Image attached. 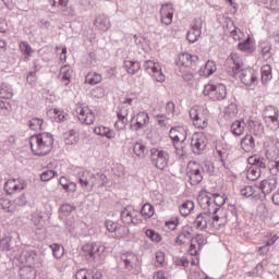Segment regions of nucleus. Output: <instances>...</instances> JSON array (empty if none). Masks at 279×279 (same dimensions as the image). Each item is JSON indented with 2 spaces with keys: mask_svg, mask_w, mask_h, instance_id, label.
Returning <instances> with one entry per match:
<instances>
[{
  "mask_svg": "<svg viewBox=\"0 0 279 279\" xmlns=\"http://www.w3.org/2000/svg\"><path fill=\"white\" fill-rule=\"evenodd\" d=\"M29 146L34 156H47L53 149V134L49 132L35 134L29 138Z\"/></svg>",
  "mask_w": 279,
  "mask_h": 279,
  "instance_id": "1",
  "label": "nucleus"
},
{
  "mask_svg": "<svg viewBox=\"0 0 279 279\" xmlns=\"http://www.w3.org/2000/svg\"><path fill=\"white\" fill-rule=\"evenodd\" d=\"M228 199L226 194H201L198 196V204L202 208V210H210L214 215H217L219 210H221V206L226 204V201Z\"/></svg>",
  "mask_w": 279,
  "mask_h": 279,
  "instance_id": "2",
  "label": "nucleus"
},
{
  "mask_svg": "<svg viewBox=\"0 0 279 279\" xmlns=\"http://www.w3.org/2000/svg\"><path fill=\"white\" fill-rule=\"evenodd\" d=\"M203 95L211 101H223L228 97V88L223 84H207L204 87Z\"/></svg>",
  "mask_w": 279,
  "mask_h": 279,
  "instance_id": "3",
  "label": "nucleus"
},
{
  "mask_svg": "<svg viewBox=\"0 0 279 279\" xmlns=\"http://www.w3.org/2000/svg\"><path fill=\"white\" fill-rule=\"evenodd\" d=\"M169 153L161 148H151L150 149V162L156 169L165 171L169 167Z\"/></svg>",
  "mask_w": 279,
  "mask_h": 279,
  "instance_id": "4",
  "label": "nucleus"
},
{
  "mask_svg": "<svg viewBox=\"0 0 279 279\" xmlns=\"http://www.w3.org/2000/svg\"><path fill=\"white\" fill-rule=\"evenodd\" d=\"M186 175L191 186H197V184H202L204 180V167L197 161H190L186 168Z\"/></svg>",
  "mask_w": 279,
  "mask_h": 279,
  "instance_id": "5",
  "label": "nucleus"
},
{
  "mask_svg": "<svg viewBox=\"0 0 279 279\" xmlns=\"http://www.w3.org/2000/svg\"><path fill=\"white\" fill-rule=\"evenodd\" d=\"M169 136L173 142V147L175 151H182L184 154V142L186 141V128L184 126H173L169 132Z\"/></svg>",
  "mask_w": 279,
  "mask_h": 279,
  "instance_id": "6",
  "label": "nucleus"
},
{
  "mask_svg": "<svg viewBox=\"0 0 279 279\" xmlns=\"http://www.w3.org/2000/svg\"><path fill=\"white\" fill-rule=\"evenodd\" d=\"M204 211L198 214L193 222V226L196 230H199L201 232H204L206 228H208V223L210 221H219L220 217L219 215H214L210 210L208 209H203Z\"/></svg>",
  "mask_w": 279,
  "mask_h": 279,
  "instance_id": "7",
  "label": "nucleus"
},
{
  "mask_svg": "<svg viewBox=\"0 0 279 279\" xmlns=\"http://www.w3.org/2000/svg\"><path fill=\"white\" fill-rule=\"evenodd\" d=\"M137 211L131 205L123 208L120 214V219L124 226H138L141 219L136 216Z\"/></svg>",
  "mask_w": 279,
  "mask_h": 279,
  "instance_id": "8",
  "label": "nucleus"
},
{
  "mask_svg": "<svg viewBox=\"0 0 279 279\" xmlns=\"http://www.w3.org/2000/svg\"><path fill=\"white\" fill-rule=\"evenodd\" d=\"M242 84L252 88V86H257L258 84V71L254 69L240 70L239 75Z\"/></svg>",
  "mask_w": 279,
  "mask_h": 279,
  "instance_id": "9",
  "label": "nucleus"
},
{
  "mask_svg": "<svg viewBox=\"0 0 279 279\" xmlns=\"http://www.w3.org/2000/svg\"><path fill=\"white\" fill-rule=\"evenodd\" d=\"M206 145H208V140L204 133H194L192 135L191 147L195 156H199L206 149Z\"/></svg>",
  "mask_w": 279,
  "mask_h": 279,
  "instance_id": "10",
  "label": "nucleus"
},
{
  "mask_svg": "<svg viewBox=\"0 0 279 279\" xmlns=\"http://www.w3.org/2000/svg\"><path fill=\"white\" fill-rule=\"evenodd\" d=\"M190 118L193 121V125H195L198 130H206V128H208V119L204 117L202 110L195 107L191 108Z\"/></svg>",
  "mask_w": 279,
  "mask_h": 279,
  "instance_id": "11",
  "label": "nucleus"
},
{
  "mask_svg": "<svg viewBox=\"0 0 279 279\" xmlns=\"http://www.w3.org/2000/svg\"><path fill=\"white\" fill-rule=\"evenodd\" d=\"M27 187V183L23 179H10L4 183V191L8 195L19 193Z\"/></svg>",
  "mask_w": 279,
  "mask_h": 279,
  "instance_id": "12",
  "label": "nucleus"
},
{
  "mask_svg": "<svg viewBox=\"0 0 279 279\" xmlns=\"http://www.w3.org/2000/svg\"><path fill=\"white\" fill-rule=\"evenodd\" d=\"M259 189L264 195H271L278 189V179L272 175L260 181Z\"/></svg>",
  "mask_w": 279,
  "mask_h": 279,
  "instance_id": "13",
  "label": "nucleus"
},
{
  "mask_svg": "<svg viewBox=\"0 0 279 279\" xmlns=\"http://www.w3.org/2000/svg\"><path fill=\"white\" fill-rule=\"evenodd\" d=\"M269 108L270 110H274V114H269L266 112L264 114V121L266 123V128H268L272 132H276L279 129L278 109L271 106Z\"/></svg>",
  "mask_w": 279,
  "mask_h": 279,
  "instance_id": "14",
  "label": "nucleus"
},
{
  "mask_svg": "<svg viewBox=\"0 0 279 279\" xmlns=\"http://www.w3.org/2000/svg\"><path fill=\"white\" fill-rule=\"evenodd\" d=\"M193 239V227L183 226L178 236L174 240L177 245H184L186 241H191Z\"/></svg>",
  "mask_w": 279,
  "mask_h": 279,
  "instance_id": "15",
  "label": "nucleus"
},
{
  "mask_svg": "<svg viewBox=\"0 0 279 279\" xmlns=\"http://www.w3.org/2000/svg\"><path fill=\"white\" fill-rule=\"evenodd\" d=\"M227 64H233L231 66L233 77L239 75V73H241L243 70V59H241V57H239L236 53H231L227 59Z\"/></svg>",
  "mask_w": 279,
  "mask_h": 279,
  "instance_id": "16",
  "label": "nucleus"
},
{
  "mask_svg": "<svg viewBox=\"0 0 279 279\" xmlns=\"http://www.w3.org/2000/svg\"><path fill=\"white\" fill-rule=\"evenodd\" d=\"M160 19L163 25H171L173 23V5L169 3L162 4L160 9Z\"/></svg>",
  "mask_w": 279,
  "mask_h": 279,
  "instance_id": "17",
  "label": "nucleus"
},
{
  "mask_svg": "<svg viewBox=\"0 0 279 279\" xmlns=\"http://www.w3.org/2000/svg\"><path fill=\"white\" fill-rule=\"evenodd\" d=\"M93 173H90V171L87 170H82L77 173V180H78V184L81 186V189H83V191H87L88 193H90V178H93Z\"/></svg>",
  "mask_w": 279,
  "mask_h": 279,
  "instance_id": "18",
  "label": "nucleus"
},
{
  "mask_svg": "<svg viewBox=\"0 0 279 279\" xmlns=\"http://www.w3.org/2000/svg\"><path fill=\"white\" fill-rule=\"evenodd\" d=\"M147 125H149V113L146 111H140L136 114V122L135 124H131V129L133 128L135 132H138V130L147 128Z\"/></svg>",
  "mask_w": 279,
  "mask_h": 279,
  "instance_id": "19",
  "label": "nucleus"
},
{
  "mask_svg": "<svg viewBox=\"0 0 279 279\" xmlns=\"http://www.w3.org/2000/svg\"><path fill=\"white\" fill-rule=\"evenodd\" d=\"M37 259H38V253L32 250H24L21 252L19 256L20 263L26 264V265H34Z\"/></svg>",
  "mask_w": 279,
  "mask_h": 279,
  "instance_id": "20",
  "label": "nucleus"
},
{
  "mask_svg": "<svg viewBox=\"0 0 279 279\" xmlns=\"http://www.w3.org/2000/svg\"><path fill=\"white\" fill-rule=\"evenodd\" d=\"M240 145L246 154H254V151H256V141L254 140V136L250 134L241 140Z\"/></svg>",
  "mask_w": 279,
  "mask_h": 279,
  "instance_id": "21",
  "label": "nucleus"
},
{
  "mask_svg": "<svg viewBox=\"0 0 279 279\" xmlns=\"http://www.w3.org/2000/svg\"><path fill=\"white\" fill-rule=\"evenodd\" d=\"M78 121L85 125H93L95 123V113L88 107L81 108L78 111Z\"/></svg>",
  "mask_w": 279,
  "mask_h": 279,
  "instance_id": "22",
  "label": "nucleus"
},
{
  "mask_svg": "<svg viewBox=\"0 0 279 279\" xmlns=\"http://www.w3.org/2000/svg\"><path fill=\"white\" fill-rule=\"evenodd\" d=\"M217 71V64L213 60H208L204 66H201L198 70V75L201 77H210L213 73Z\"/></svg>",
  "mask_w": 279,
  "mask_h": 279,
  "instance_id": "23",
  "label": "nucleus"
},
{
  "mask_svg": "<svg viewBox=\"0 0 279 279\" xmlns=\"http://www.w3.org/2000/svg\"><path fill=\"white\" fill-rule=\"evenodd\" d=\"M248 165L251 167H255L256 169H259V171H263V169H267V159L259 155H254L247 158Z\"/></svg>",
  "mask_w": 279,
  "mask_h": 279,
  "instance_id": "24",
  "label": "nucleus"
},
{
  "mask_svg": "<svg viewBox=\"0 0 279 279\" xmlns=\"http://www.w3.org/2000/svg\"><path fill=\"white\" fill-rule=\"evenodd\" d=\"M121 260H123L125 269L132 271V269H134L138 263V256H136L134 253H125L121 256Z\"/></svg>",
  "mask_w": 279,
  "mask_h": 279,
  "instance_id": "25",
  "label": "nucleus"
},
{
  "mask_svg": "<svg viewBox=\"0 0 279 279\" xmlns=\"http://www.w3.org/2000/svg\"><path fill=\"white\" fill-rule=\"evenodd\" d=\"M94 133L97 134V136H104L105 138H108L109 141H112L117 136V132L114 130L108 128V126H96L94 129Z\"/></svg>",
  "mask_w": 279,
  "mask_h": 279,
  "instance_id": "26",
  "label": "nucleus"
},
{
  "mask_svg": "<svg viewBox=\"0 0 279 279\" xmlns=\"http://www.w3.org/2000/svg\"><path fill=\"white\" fill-rule=\"evenodd\" d=\"M0 247L1 250H4V252H10L16 247V240L12 236V234H8L0 239Z\"/></svg>",
  "mask_w": 279,
  "mask_h": 279,
  "instance_id": "27",
  "label": "nucleus"
},
{
  "mask_svg": "<svg viewBox=\"0 0 279 279\" xmlns=\"http://www.w3.org/2000/svg\"><path fill=\"white\" fill-rule=\"evenodd\" d=\"M92 178L94 181L90 182V191L95 189V186H98V189H104L108 182V177H106L104 173H96L92 174Z\"/></svg>",
  "mask_w": 279,
  "mask_h": 279,
  "instance_id": "28",
  "label": "nucleus"
},
{
  "mask_svg": "<svg viewBox=\"0 0 279 279\" xmlns=\"http://www.w3.org/2000/svg\"><path fill=\"white\" fill-rule=\"evenodd\" d=\"M247 128L251 134H254L255 136H262V134L265 132V126L263 123H260V121L248 120Z\"/></svg>",
  "mask_w": 279,
  "mask_h": 279,
  "instance_id": "29",
  "label": "nucleus"
},
{
  "mask_svg": "<svg viewBox=\"0 0 279 279\" xmlns=\"http://www.w3.org/2000/svg\"><path fill=\"white\" fill-rule=\"evenodd\" d=\"M94 25L97 29H100V32H108V29H110V19L106 15H98L94 21Z\"/></svg>",
  "mask_w": 279,
  "mask_h": 279,
  "instance_id": "30",
  "label": "nucleus"
},
{
  "mask_svg": "<svg viewBox=\"0 0 279 279\" xmlns=\"http://www.w3.org/2000/svg\"><path fill=\"white\" fill-rule=\"evenodd\" d=\"M60 77L63 86H69L71 84V77L73 75V70H71V65H63L60 69Z\"/></svg>",
  "mask_w": 279,
  "mask_h": 279,
  "instance_id": "31",
  "label": "nucleus"
},
{
  "mask_svg": "<svg viewBox=\"0 0 279 279\" xmlns=\"http://www.w3.org/2000/svg\"><path fill=\"white\" fill-rule=\"evenodd\" d=\"M258 49L260 51L263 60H271V43L260 41L258 45Z\"/></svg>",
  "mask_w": 279,
  "mask_h": 279,
  "instance_id": "32",
  "label": "nucleus"
},
{
  "mask_svg": "<svg viewBox=\"0 0 279 279\" xmlns=\"http://www.w3.org/2000/svg\"><path fill=\"white\" fill-rule=\"evenodd\" d=\"M260 73H262V84L265 86L267 84H269V82H271V80H274V74L271 73V65L269 64H265L262 66L260 69Z\"/></svg>",
  "mask_w": 279,
  "mask_h": 279,
  "instance_id": "33",
  "label": "nucleus"
},
{
  "mask_svg": "<svg viewBox=\"0 0 279 279\" xmlns=\"http://www.w3.org/2000/svg\"><path fill=\"white\" fill-rule=\"evenodd\" d=\"M124 69L129 73V75H136L138 71H141V62L125 60Z\"/></svg>",
  "mask_w": 279,
  "mask_h": 279,
  "instance_id": "34",
  "label": "nucleus"
},
{
  "mask_svg": "<svg viewBox=\"0 0 279 279\" xmlns=\"http://www.w3.org/2000/svg\"><path fill=\"white\" fill-rule=\"evenodd\" d=\"M245 120H236L231 124L230 131L234 136H241L245 132Z\"/></svg>",
  "mask_w": 279,
  "mask_h": 279,
  "instance_id": "35",
  "label": "nucleus"
},
{
  "mask_svg": "<svg viewBox=\"0 0 279 279\" xmlns=\"http://www.w3.org/2000/svg\"><path fill=\"white\" fill-rule=\"evenodd\" d=\"M104 77L101 74L97 72H89L85 76V83L89 84L90 86H97V84H101Z\"/></svg>",
  "mask_w": 279,
  "mask_h": 279,
  "instance_id": "36",
  "label": "nucleus"
},
{
  "mask_svg": "<svg viewBox=\"0 0 279 279\" xmlns=\"http://www.w3.org/2000/svg\"><path fill=\"white\" fill-rule=\"evenodd\" d=\"M12 97H14V90L12 89V85L3 83L0 86V99H12Z\"/></svg>",
  "mask_w": 279,
  "mask_h": 279,
  "instance_id": "37",
  "label": "nucleus"
},
{
  "mask_svg": "<svg viewBox=\"0 0 279 279\" xmlns=\"http://www.w3.org/2000/svg\"><path fill=\"white\" fill-rule=\"evenodd\" d=\"M147 146H145V144L141 143V142H136L135 144H133V153L135 154V156H137V158H146L147 157Z\"/></svg>",
  "mask_w": 279,
  "mask_h": 279,
  "instance_id": "38",
  "label": "nucleus"
},
{
  "mask_svg": "<svg viewBox=\"0 0 279 279\" xmlns=\"http://www.w3.org/2000/svg\"><path fill=\"white\" fill-rule=\"evenodd\" d=\"M238 49L243 51L244 53H254V48L252 47V37L247 36V38L238 44Z\"/></svg>",
  "mask_w": 279,
  "mask_h": 279,
  "instance_id": "39",
  "label": "nucleus"
},
{
  "mask_svg": "<svg viewBox=\"0 0 279 279\" xmlns=\"http://www.w3.org/2000/svg\"><path fill=\"white\" fill-rule=\"evenodd\" d=\"M65 145H75L77 143V131L71 129L63 135Z\"/></svg>",
  "mask_w": 279,
  "mask_h": 279,
  "instance_id": "40",
  "label": "nucleus"
},
{
  "mask_svg": "<svg viewBox=\"0 0 279 279\" xmlns=\"http://www.w3.org/2000/svg\"><path fill=\"white\" fill-rule=\"evenodd\" d=\"M20 50L24 56V62L29 61V58H32V53L34 52V49H32V46L27 41L20 43Z\"/></svg>",
  "mask_w": 279,
  "mask_h": 279,
  "instance_id": "41",
  "label": "nucleus"
},
{
  "mask_svg": "<svg viewBox=\"0 0 279 279\" xmlns=\"http://www.w3.org/2000/svg\"><path fill=\"white\" fill-rule=\"evenodd\" d=\"M31 221L37 230H43L45 227V220L43 219V214L40 213H33L31 215Z\"/></svg>",
  "mask_w": 279,
  "mask_h": 279,
  "instance_id": "42",
  "label": "nucleus"
},
{
  "mask_svg": "<svg viewBox=\"0 0 279 279\" xmlns=\"http://www.w3.org/2000/svg\"><path fill=\"white\" fill-rule=\"evenodd\" d=\"M194 209L195 203L193 201H186L180 207V215H182V217H189V214L193 213Z\"/></svg>",
  "mask_w": 279,
  "mask_h": 279,
  "instance_id": "43",
  "label": "nucleus"
},
{
  "mask_svg": "<svg viewBox=\"0 0 279 279\" xmlns=\"http://www.w3.org/2000/svg\"><path fill=\"white\" fill-rule=\"evenodd\" d=\"M43 123H45V120L41 118H32L28 121V128L34 132H40L43 131Z\"/></svg>",
  "mask_w": 279,
  "mask_h": 279,
  "instance_id": "44",
  "label": "nucleus"
},
{
  "mask_svg": "<svg viewBox=\"0 0 279 279\" xmlns=\"http://www.w3.org/2000/svg\"><path fill=\"white\" fill-rule=\"evenodd\" d=\"M193 54L189 52H183L179 54L178 60L175 61L177 66L189 68V63L191 62V58Z\"/></svg>",
  "mask_w": 279,
  "mask_h": 279,
  "instance_id": "45",
  "label": "nucleus"
},
{
  "mask_svg": "<svg viewBox=\"0 0 279 279\" xmlns=\"http://www.w3.org/2000/svg\"><path fill=\"white\" fill-rule=\"evenodd\" d=\"M155 214L154 205L146 203L141 209V215L145 219H151V216Z\"/></svg>",
  "mask_w": 279,
  "mask_h": 279,
  "instance_id": "46",
  "label": "nucleus"
},
{
  "mask_svg": "<svg viewBox=\"0 0 279 279\" xmlns=\"http://www.w3.org/2000/svg\"><path fill=\"white\" fill-rule=\"evenodd\" d=\"M21 279H34L36 278V271L32 267H24L20 270Z\"/></svg>",
  "mask_w": 279,
  "mask_h": 279,
  "instance_id": "47",
  "label": "nucleus"
},
{
  "mask_svg": "<svg viewBox=\"0 0 279 279\" xmlns=\"http://www.w3.org/2000/svg\"><path fill=\"white\" fill-rule=\"evenodd\" d=\"M50 250L52 252V256L57 258V260L62 258V256H64V246L60 244H57V243L51 244Z\"/></svg>",
  "mask_w": 279,
  "mask_h": 279,
  "instance_id": "48",
  "label": "nucleus"
},
{
  "mask_svg": "<svg viewBox=\"0 0 279 279\" xmlns=\"http://www.w3.org/2000/svg\"><path fill=\"white\" fill-rule=\"evenodd\" d=\"M260 173H263L260 169L251 166L247 170V180L255 182V180H258L260 178Z\"/></svg>",
  "mask_w": 279,
  "mask_h": 279,
  "instance_id": "49",
  "label": "nucleus"
},
{
  "mask_svg": "<svg viewBox=\"0 0 279 279\" xmlns=\"http://www.w3.org/2000/svg\"><path fill=\"white\" fill-rule=\"evenodd\" d=\"M266 158L268 160H278L279 158V146L276 144L275 146H271L269 149L266 150Z\"/></svg>",
  "mask_w": 279,
  "mask_h": 279,
  "instance_id": "50",
  "label": "nucleus"
},
{
  "mask_svg": "<svg viewBox=\"0 0 279 279\" xmlns=\"http://www.w3.org/2000/svg\"><path fill=\"white\" fill-rule=\"evenodd\" d=\"M75 210H77V207L69 203H65L60 207V214L62 215V217H69V215H71V213Z\"/></svg>",
  "mask_w": 279,
  "mask_h": 279,
  "instance_id": "51",
  "label": "nucleus"
},
{
  "mask_svg": "<svg viewBox=\"0 0 279 279\" xmlns=\"http://www.w3.org/2000/svg\"><path fill=\"white\" fill-rule=\"evenodd\" d=\"M12 112V105L9 101L0 99V117H8Z\"/></svg>",
  "mask_w": 279,
  "mask_h": 279,
  "instance_id": "52",
  "label": "nucleus"
},
{
  "mask_svg": "<svg viewBox=\"0 0 279 279\" xmlns=\"http://www.w3.org/2000/svg\"><path fill=\"white\" fill-rule=\"evenodd\" d=\"M145 234L153 243H160L162 241V236L153 229H147Z\"/></svg>",
  "mask_w": 279,
  "mask_h": 279,
  "instance_id": "53",
  "label": "nucleus"
},
{
  "mask_svg": "<svg viewBox=\"0 0 279 279\" xmlns=\"http://www.w3.org/2000/svg\"><path fill=\"white\" fill-rule=\"evenodd\" d=\"M97 245V243H87L83 246V252L87 254L86 256L88 258H93V260H95V246Z\"/></svg>",
  "mask_w": 279,
  "mask_h": 279,
  "instance_id": "54",
  "label": "nucleus"
},
{
  "mask_svg": "<svg viewBox=\"0 0 279 279\" xmlns=\"http://www.w3.org/2000/svg\"><path fill=\"white\" fill-rule=\"evenodd\" d=\"M53 114H54L56 123H64V121H66V118L69 117L66 112L61 111L60 109H57V108L53 109Z\"/></svg>",
  "mask_w": 279,
  "mask_h": 279,
  "instance_id": "55",
  "label": "nucleus"
},
{
  "mask_svg": "<svg viewBox=\"0 0 279 279\" xmlns=\"http://www.w3.org/2000/svg\"><path fill=\"white\" fill-rule=\"evenodd\" d=\"M118 121L114 123V128L116 130H118L119 132H121V130H125V128H128V117L125 116H120L117 117Z\"/></svg>",
  "mask_w": 279,
  "mask_h": 279,
  "instance_id": "56",
  "label": "nucleus"
},
{
  "mask_svg": "<svg viewBox=\"0 0 279 279\" xmlns=\"http://www.w3.org/2000/svg\"><path fill=\"white\" fill-rule=\"evenodd\" d=\"M216 151L220 158V162L225 168L226 167V160H228V156H230V153H228V149L226 148H220L219 146H216Z\"/></svg>",
  "mask_w": 279,
  "mask_h": 279,
  "instance_id": "57",
  "label": "nucleus"
},
{
  "mask_svg": "<svg viewBox=\"0 0 279 279\" xmlns=\"http://www.w3.org/2000/svg\"><path fill=\"white\" fill-rule=\"evenodd\" d=\"M150 77H153V80H155V82H165L166 77H165V73H162V70L160 69V65L153 71L151 74H149Z\"/></svg>",
  "mask_w": 279,
  "mask_h": 279,
  "instance_id": "58",
  "label": "nucleus"
},
{
  "mask_svg": "<svg viewBox=\"0 0 279 279\" xmlns=\"http://www.w3.org/2000/svg\"><path fill=\"white\" fill-rule=\"evenodd\" d=\"M160 64L151 61V60H147L144 62V70L146 71V73H148V75H150L154 71L157 70V68L159 66Z\"/></svg>",
  "mask_w": 279,
  "mask_h": 279,
  "instance_id": "59",
  "label": "nucleus"
},
{
  "mask_svg": "<svg viewBox=\"0 0 279 279\" xmlns=\"http://www.w3.org/2000/svg\"><path fill=\"white\" fill-rule=\"evenodd\" d=\"M58 175V171L54 170H47L44 171L40 175V180L43 182H49V180H53V178H56Z\"/></svg>",
  "mask_w": 279,
  "mask_h": 279,
  "instance_id": "60",
  "label": "nucleus"
},
{
  "mask_svg": "<svg viewBox=\"0 0 279 279\" xmlns=\"http://www.w3.org/2000/svg\"><path fill=\"white\" fill-rule=\"evenodd\" d=\"M202 27H203L202 19L197 17L192 22L190 29H192V32H196V34H202Z\"/></svg>",
  "mask_w": 279,
  "mask_h": 279,
  "instance_id": "61",
  "label": "nucleus"
},
{
  "mask_svg": "<svg viewBox=\"0 0 279 279\" xmlns=\"http://www.w3.org/2000/svg\"><path fill=\"white\" fill-rule=\"evenodd\" d=\"M119 223L114 222L112 220H106L105 221V227L107 228L108 232H117L119 230Z\"/></svg>",
  "mask_w": 279,
  "mask_h": 279,
  "instance_id": "62",
  "label": "nucleus"
},
{
  "mask_svg": "<svg viewBox=\"0 0 279 279\" xmlns=\"http://www.w3.org/2000/svg\"><path fill=\"white\" fill-rule=\"evenodd\" d=\"M13 204L19 207L27 206V196H25V194L17 196L13 201Z\"/></svg>",
  "mask_w": 279,
  "mask_h": 279,
  "instance_id": "63",
  "label": "nucleus"
},
{
  "mask_svg": "<svg viewBox=\"0 0 279 279\" xmlns=\"http://www.w3.org/2000/svg\"><path fill=\"white\" fill-rule=\"evenodd\" d=\"M265 5L268 8V10L278 11L279 0H265Z\"/></svg>",
  "mask_w": 279,
  "mask_h": 279,
  "instance_id": "64",
  "label": "nucleus"
}]
</instances>
